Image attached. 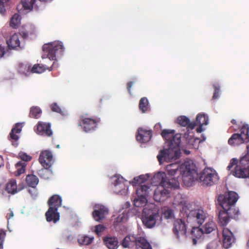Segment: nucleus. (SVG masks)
<instances>
[{
    "instance_id": "obj_43",
    "label": "nucleus",
    "mask_w": 249,
    "mask_h": 249,
    "mask_svg": "<svg viewBox=\"0 0 249 249\" xmlns=\"http://www.w3.org/2000/svg\"><path fill=\"white\" fill-rule=\"evenodd\" d=\"M219 242L214 240L209 243L207 246V249H217L218 247Z\"/></svg>"
},
{
    "instance_id": "obj_63",
    "label": "nucleus",
    "mask_w": 249,
    "mask_h": 249,
    "mask_svg": "<svg viewBox=\"0 0 249 249\" xmlns=\"http://www.w3.org/2000/svg\"><path fill=\"white\" fill-rule=\"evenodd\" d=\"M247 172H248V178H249V167L248 168V170H247Z\"/></svg>"
},
{
    "instance_id": "obj_15",
    "label": "nucleus",
    "mask_w": 249,
    "mask_h": 249,
    "mask_svg": "<svg viewBox=\"0 0 249 249\" xmlns=\"http://www.w3.org/2000/svg\"><path fill=\"white\" fill-rule=\"evenodd\" d=\"M187 231V225L181 219L176 220L174 223L173 232L178 238L179 235H185Z\"/></svg>"
},
{
    "instance_id": "obj_8",
    "label": "nucleus",
    "mask_w": 249,
    "mask_h": 249,
    "mask_svg": "<svg viewBox=\"0 0 249 249\" xmlns=\"http://www.w3.org/2000/svg\"><path fill=\"white\" fill-rule=\"evenodd\" d=\"M159 217V214L156 209H144L142 220L144 226L147 228H152L155 226Z\"/></svg>"
},
{
    "instance_id": "obj_12",
    "label": "nucleus",
    "mask_w": 249,
    "mask_h": 249,
    "mask_svg": "<svg viewBox=\"0 0 249 249\" xmlns=\"http://www.w3.org/2000/svg\"><path fill=\"white\" fill-rule=\"evenodd\" d=\"M170 194V191L164 186V182H160L154 191V199L157 202H163L169 197Z\"/></svg>"
},
{
    "instance_id": "obj_54",
    "label": "nucleus",
    "mask_w": 249,
    "mask_h": 249,
    "mask_svg": "<svg viewBox=\"0 0 249 249\" xmlns=\"http://www.w3.org/2000/svg\"><path fill=\"white\" fill-rule=\"evenodd\" d=\"M188 211H189V208L185 204L184 205H183L182 206L181 211L182 212H184L185 213H187Z\"/></svg>"
},
{
    "instance_id": "obj_45",
    "label": "nucleus",
    "mask_w": 249,
    "mask_h": 249,
    "mask_svg": "<svg viewBox=\"0 0 249 249\" xmlns=\"http://www.w3.org/2000/svg\"><path fill=\"white\" fill-rule=\"evenodd\" d=\"M6 235V232L3 230L0 229V249L3 248V242Z\"/></svg>"
},
{
    "instance_id": "obj_1",
    "label": "nucleus",
    "mask_w": 249,
    "mask_h": 249,
    "mask_svg": "<svg viewBox=\"0 0 249 249\" xmlns=\"http://www.w3.org/2000/svg\"><path fill=\"white\" fill-rule=\"evenodd\" d=\"M180 171L183 174V182L187 187L192 186L196 181H199L203 185L212 186L219 180L215 171L210 168H205L198 174L195 164L191 160L183 163L180 167Z\"/></svg>"
},
{
    "instance_id": "obj_47",
    "label": "nucleus",
    "mask_w": 249,
    "mask_h": 249,
    "mask_svg": "<svg viewBox=\"0 0 249 249\" xmlns=\"http://www.w3.org/2000/svg\"><path fill=\"white\" fill-rule=\"evenodd\" d=\"M105 227L102 225H98L95 227V231L97 234L103 232L105 230Z\"/></svg>"
},
{
    "instance_id": "obj_56",
    "label": "nucleus",
    "mask_w": 249,
    "mask_h": 249,
    "mask_svg": "<svg viewBox=\"0 0 249 249\" xmlns=\"http://www.w3.org/2000/svg\"><path fill=\"white\" fill-rule=\"evenodd\" d=\"M242 158L245 160L248 164H249V155L247 154L245 155L244 156L242 157Z\"/></svg>"
},
{
    "instance_id": "obj_31",
    "label": "nucleus",
    "mask_w": 249,
    "mask_h": 249,
    "mask_svg": "<svg viewBox=\"0 0 249 249\" xmlns=\"http://www.w3.org/2000/svg\"><path fill=\"white\" fill-rule=\"evenodd\" d=\"M31 69V65L28 62H24L18 64V71L21 74L28 76L32 73Z\"/></svg>"
},
{
    "instance_id": "obj_61",
    "label": "nucleus",
    "mask_w": 249,
    "mask_h": 249,
    "mask_svg": "<svg viewBox=\"0 0 249 249\" xmlns=\"http://www.w3.org/2000/svg\"><path fill=\"white\" fill-rule=\"evenodd\" d=\"M22 36H24V37H27L28 36V34L27 33H22Z\"/></svg>"
},
{
    "instance_id": "obj_20",
    "label": "nucleus",
    "mask_w": 249,
    "mask_h": 249,
    "mask_svg": "<svg viewBox=\"0 0 249 249\" xmlns=\"http://www.w3.org/2000/svg\"><path fill=\"white\" fill-rule=\"evenodd\" d=\"M161 135L163 138L166 141V143L167 146H170V143L172 142L173 144L175 143V137L178 135L179 137V143L181 142V134H175V131L174 130L164 129L162 131Z\"/></svg>"
},
{
    "instance_id": "obj_62",
    "label": "nucleus",
    "mask_w": 249,
    "mask_h": 249,
    "mask_svg": "<svg viewBox=\"0 0 249 249\" xmlns=\"http://www.w3.org/2000/svg\"><path fill=\"white\" fill-rule=\"evenodd\" d=\"M39 0L40 1H43V2H49V1H52V0Z\"/></svg>"
},
{
    "instance_id": "obj_19",
    "label": "nucleus",
    "mask_w": 249,
    "mask_h": 249,
    "mask_svg": "<svg viewBox=\"0 0 249 249\" xmlns=\"http://www.w3.org/2000/svg\"><path fill=\"white\" fill-rule=\"evenodd\" d=\"M22 125L20 123H17L12 128L10 133L9 140L11 142L12 145L17 147L18 145V141L19 139V136L18 134H19L22 129Z\"/></svg>"
},
{
    "instance_id": "obj_18",
    "label": "nucleus",
    "mask_w": 249,
    "mask_h": 249,
    "mask_svg": "<svg viewBox=\"0 0 249 249\" xmlns=\"http://www.w3.org/2000/svg\"><path fill=\"white\" fill-rule=\"evenodd\" d=\"M188 217L194 219L199 225H201L206 218V214L201 209H196L191 211Z\"/></svg>"
},
{
    "instance_id": "obj_22",
    "label": "nucleus",
    "mask_w": 249,
    "mask_h": 249,
    "mask_svg": "<svg viewBox=\"0 0 249 249\" xmlns=\"http://www.w3.org/2000/svg\"><path fill=\"white\" fill-rule=\"evenodd\" d=\"M223 246L224 248L228 249L231 246L234 241V237L232 232L228 228L223 230Z\"/></svg>"
},
{
    "instance_id": "obj_55",
    "label": "nucleus",
    "mask_w": 249,
    "mask_h": 249,
    "mask_svg": "<svg viewBox=\"0 0 249 249\" xmlns=\"http://www.w3.org/2000/svg\"><path fill=\"white\" fill-rule=\"evenodd\" d=\"M172 213V212L171 210H167V211H165L164 213L165 216L167 218L170 217Z\"/></svg>"
},
{
    "instance_id": "obj_2",
    "label": "nucleus",
    "mask_w": 249,
    "mask_h": 249,
    "mask_svg": "<svg viewBox=\"0 0 249 249\" xmlns=\"http://www.w3.org/2000/svg\"><path fill=\"white\" fill-rule=\"evenodd\" d=\"M179 136L178 135L175 137V143H171L167 148L160 150L157 155V159L160 164L164 162H169L173 160H176L180 157Z\"/></svg>"
},
{
    "instance_id": "obj_16",
    "label": "nucleus",
    "mask_w": 249,
    "mask_h": 249,
    "mask_svg": "<svg viewBox=\"0 0 249 249\" xmlns=\"http://www.w3.org/2000/svg\"><path fill=\"white\" fill-rule=\"evenodd\" d=\"M19 157L22 161H18L16 164L17 176H19L25 172L26 163L24 161H28L32 159L31 156L23 152L19 154Z\"/></svg>"
},
{
    "instance_id": "obj_17",
    "label": "nucleus",
    "mask_w": 249,
    "mask_h": 249,
    "mask_svg": "<svg viewBox=\"0 0 249 249\" xmlns=\"http://www.w3.org/2000/svg\"><path fill=\"white\" fill-rule=\"evenodd\" d=\"M108 213V209L102 205H96L92 215L93 218L97 221H100L105 218Z\"/></svg>"
},
{
    "instance_id": "obj_23",
    "label": "nucleus",
    "mask_w": 249,
    "mask_h": 249,
    "mask_svg": "<svg viewBox=\"0 0 249 249\" xmlns=\"http://www.w3.org/2000/svg\"><path fill=\"white\" fill-rule=\"evenodd\" d=\"M208 116L204 113H199L197 115L196 121L193 122L195 123L196 126L199 125L196 129L197 133H201L204 130L202 128V126L203 125H207L208 124Z\"/></svg>"
},
{
    "instance_id": "obj_24",
    "label": "nucleus",
    "mask_w": 249,
    "mask_h": 249,
    "mask_svg": "<svg viewBox=\"0 0 249 249\" xmlns=\"http://www.w3.org/2000/svg\"><path fill=\"white\" fill-rule=\"evenodd\" d=\"M138 134L136 136L138 141L142 143H145L149 142L152 135L151 130H147L142 128H139Z\"/></svg>"
},
{
    "instance_id": "obj_44",
    "label": "nucleus",
    "mask_w": 249,
    "mask_h": 249,
    "mask_svg": "<svg viewBox=\"0 0 249 249\" xmlns=\"http://www.w3.org/2000/svg\"><path fill=\"white\" fill-rule=\"evenodd\" d=\"M51 108L53 111L56 112L60 114L62 113V111L61 108L55 103H54L51 105Z\"/></svg>"
},
{
    "instance_id": "obj_37",
    "label": "nucleus",
    "mask_w": 249,
    "mask_h": 249,
    "mask_svg": "<svg viewBox=\"0 0 249 249\" xmlns=\"http://www.w3.org/2000/svg\"><path fill=\"white\" fill-rule=\"evenodd\" d=\"M20 24V18L18 14H14L11 18L10 26L14 29H17Z\"/></svg>"
},
{
    "instance_id": "obj_34",
    "label": "nucleus",
    "mask_w": 249,
    "mask_h": 249,
    "mask_svg": "<svg viewBox=\"0 0 249 249\" xmlns=\"http://www.w3.org/2000/svg\"><path fill=\"white\" fill-rule=\"evenodd\" d=\"M5 190L8 193L13 195L18 192L17 182L15 179H11L7 182Z\"/></svg>"
},
{
    "instance_id": "obj_32",
    "label": "nucleus",
    "mask_w": 249,
    "mask_h": 249,
    "mask_svg": "<svg viewBox=\"0 0 249 249\" xmlns=\"http://www.w3.org/2000/svg\"><path fill=\"white\" fill-rule=\"evenodd\" d=\"M232 174L236 177L239 178H248V168L236 165L234 168Z\"/></svg>"
},
{
    "instance_id": "obj_49",
    "label": "nucleus",
    "mask_w": 249,
    "mask_h": 249,
    "mask_svg": "<svg viewBox=\"0 0 249 249\" xmlns=\"http://www.w3.org/2000/svg\"><path fill=\"white\" fill-rule=\"evenodd\" d=\"M249 164L242 157L241 158L238 165L246 167H248Z\"/></svg>"
},
{
    "instance_id": "obj_10",
    "label": "nucleus",
    "mask_w": 249,
    "mask_h": 249,
    "mask_svg": "<svg viewBox=\"0 0 249 249\" xmlns=\"http://www.w3.org/2000/svg\"><path fill=\"white\" fill-rule=\"evenodd\" d=\"M99 121V118H89L86 117V116L82 115L80 117L78 125L82 127L84 131L89 132L95 129Z\"/></svg>"
},
{
    "instance_id": "obj_39",
    "label": "nucleus",
    "mask_w": 249,
    "mask_h": 249,
    "mask_svg": "<svg viewBox=\"0 0 249 249\" xmlns=\"http://www.w3.org/2000/svg\"><path fill=\"white\" fill-rule=\"evenodd\" d=\"M139 108L142 112H145L148 108V101L146 97L142 98L139 102Z\"/></svg>"
},
{
    "instance_id": "obj_38",
    "label": "nucleus",
    "mask_w": 249,
    "mask_h": 249,
    "mask_svg": "<svg viewBox=\"0 0 249 249\" xmlns=\"http://www.w3.org/2000/svg\"><path fill=\"white\" fill-rule=\"evenodd\" d=\"M93 237H89L87 235H81L78 238V242L81 245H89L90 244L93 240Z\"/></svg>"
},
{
    "instance_id": "obj_13",
    "label": "nucleus",
    "mask_w": 249,
    "mask_h": 249,
    "mask_svg": "<svg viewBox=\"0 0 249 249\" xmlns=\"http://www.w3.org/2000/svg\"><path fill=\"white\" fill-rule=\"evenodd\" d=\"M154 179H158L160 182H164V186L168 188H178L179 187V183L178 180L175 178L167 179L166 174L164 173H159L155 176Z\"/></svg>"
},
{
    "instance_id": "obj_7",
    "label": "nucleus",
    "mask_w": 249,
    "mask_h": 249,
    "mask_svg": "<svg viewBox=\"0 0 249 249\" xmlns=\"http://www.w3.org/2000/svg\"><path fill=\"white\" fill-rule=\"evenodd\" d=\"M53 155L52 153L48 150L42 151L39 156V161L40 164L44 168L39 171V175L44 178H48V175L49 171L47 169L51 166V162L53 160Z\"/></svg>"
},
{
    "instance_id": "obj_57",
    "label": "nucleus",
    "mask_w": 249,
    "mask_h": 249,
    "mask_svg": "<svg viewBox=\"0 0 249 249\" xmlns=\"http://www.w3.org/2000/svg\"><path fill=\"white\" fill-rule=\"evenodd\" d=\"M106 100V99L105 98L100 99V101H99V106H100V105L102 104L103 102L105 101Z\"/></svg>"
},
{
    "instance_id": "obj_30",
    "label": "nucleus",
    "mask_w": 249,
    "mask_h": 249,
    "mask_svg": "<svg viewBox=\"0 0 249 249\" xmlns=\"http://www.w3.org/2000/svg\"><path fill=\"white\" fill-rule=\"evenodd\" d=\"M48 204L49 207H52L58 210V209L62 205V198L60 196L54 195L49 198Z\"/></svg>"
},
{
    "instance_id": "obj_33",
    "label": "nucleus",
    "mask_w": 249,
    "mask_h": 249,
    "mask_svg": "<svg viewBox=\"0 0 249 249\" xmlns=\"http://www.w3.org/2000/svg\"><path fill=\"white\" fill-rule=\"evenodd\" d=\"M104 242L109 249H116L118 247V239L115 237H104Z\"/></svg>"
},
{
    "instance_id": "obj_59",
    "label": "nucleus",
    "mask_w": 249,
    "mask_h": 249,
    "mask_svg": "<svg viewBox=\"0 0 249 249\" xmlns=\"http://www.w3.org/2000/svg\"><path fill=\"white\" fill-rule=\"evenodd\" d=\"M231 123L232 124H236V120H234V119H232V120H231Z\"/></svg>"
},
{
    "instance_id": "obj_64",
    "label": "nucleus",
    "mask_w": 249,
    "mask_h": 249,
    "mask_svg": "<svg viewBox=\"0 0 249 249\" xmlns=\"http://www.w3.org/2000/svg\"><path fill=\"white\" fill-rule=\"evenodd\" d=\"M193 242H194V244H196V241L195 239H193Z\"/></svg>"
},
{
    "instance_id": "obj_50",
    "label": "nucleus",
    "mask_w": 249,
    "mask_h": 249,
    "mask_svg": "<svg viewBox=\"0 0 249 249\" xmlns=\"http://www.w3.org/2000/svg\"><path fill=\"white\" fill-rule=\"evenodd\" d=\"M134 205L137 207H141L143 206L139 201V200H138V199L136 198H135L134 200Z\"/></svg>"
},
{
    "instance_id": "obj_51",
    "label": "nucleus",
    "mask_w": 249,
    "mask_h": 249,
    "mask_svg": "<svg viewBox=\"0 0 249 249\" xmlns=\"http://www.w3.org/2000/svg\"><path fill=\"white\" fill-rule=\"evenodd\" d=\"M133 82H129L128 83H127V86H126V88H127V89L128 90V92H129V93L130 94H131V88L133 85Z\"/></svg>"
},
{
    "instance_id": "obj_41",
    "label": "nucleus",
    "mask_w": 249,
    "mask_h": 249,
    "mask_svg": "<svg viewBox=\"0 0 249 249\" xmlns=\"http://www.w3.org/2000/svg\"><path fill=\"white\" fill-rule=\"evenodd\" d=\"M115 180L114 181L113 184L115 187L119 186V188L121 190H123L125 189V185L124 184V180L123 177H116Z\"/></svg>"
},
{
    "instance_id": "obj_60",
    "label": "nucleus",
    "mask_w": 249,
    "mask_h": 249,
    "mask_svg": "<svg viewBox=\"0 0 249 249\" xmlns=\"http://www.w3.org/2000/svg\"><path fill=\"white\" fill-rule=\"evenodd\" d=\"M9 1V0H0V2L4 4L5 2H7Z\"/></svg>"
},
{
    "instance_id": "obj_25",
    "label": "nucleus",
    "mask_w": 249,
    "mask_h": 249,
    "mask_svg": "<svg viewBox=\"0 0 249 249\" xmlns=\"http://www.w3.org/2000/svg\"><path fill=\"white\" fill-rule=\"evenodd\" d=\"M56 209L49 207L45 213L46 220L48 222L53 221L54 223H56L60 218V214Z\"/></svg>"
},
{
    "instance_id": "obj_52",
    "label": "nucleus",
    "mask_w": 249,
    "mask_h": 249,
    "mask_svg": "<svg viewBox=\"0 0 249 249\" xmlns=\"http://www.w3.org/2000/svg\"><path fill=\"white\" fill-rule=\"evenodd\" d=\"M9 212L8 213L6 214V218L8 220H9L10 218L13 217L14 216V213L11 210H9Z\"/></svg>"
},
{
    "instance_id": "obj_36",
    "label": "nucleus",
    "mask_w": 249,
    "mask_h": 249,
    "mask_svg": "<svg viewBox=\"0 0 249 249\" xmlns=\"http://www.w3.org/2000/svg\"><path fill=\"white\" fill-rule=\"evenodd\" d=\"M42 111L38 107H32L30 108L29 116L35 119L39 118L41 114Z\"/></svg>"
},
{
    "instance_id": "obj_58",
    "label": "nucleus",
    "mask_w": 249,
    "mask_h": 249,
    "mask_svg": "<svg viewBox=\"0 0 249 249\" xmlns=\"http://www.w3.org/2000/svg\"><path fill=\"white\" fill-rule=\"evenodd\" d=\"M3 165V158L2 156L0 155V167Z\"/></svg>"
},
{
    "instance_id": "obj_48",
    "label": "nucleus",
    "mask_w": 249,
    "mask_h": 249,
    "mask_svg": "<svg viewBox=\"0 0 249 249\" xmlns=\"http://www.w3.org/2000/svg\"><path fill=\"white\" fill-rule=\"evenodd\" d=\"M136 198L139 200L142 205H144L146 203L147 199L145 196H137Z\"/></svg>"
},
{
    "instance_id": "obj_3",
    "label": "nucleus",
    "mask_w": 249,
    "mask_h": 249,
    "mask_svg": "<svg viewBox=\"0 0 249 249\" xmlns=\"http://www.w3.org/2000/svg\"><path fill=\"white\" fill-rule=\"evenodd\" d=\"M121 245L124 248H131L135 246L136 249H152L144 237L134 235L125 236L122 241Z\"/></svg>"
},
{
    "instance_id": "obj_27",
    "label": "nucleus",
    "mask_w": 249,
    "mask_h": 249,
    "mask_svg": "<svg viewBox=\"0 0 249 249\" xmlns=\"http://www.w3.org/2000/svg\"><path fill=\"white\" fill-rule=\"evenodd\" d=\"M6 42L8 47L10 49H18V48H21L18 35L16 33L12 35Z\"/></svg>"
},
{
    "instance_id": "obj_6",
    "label": "nucleus",
    "mask_w": 249,
    "mask_h": 249,
    "mask_svg": "<svg viewBox=\"0 0 249 249\" xmlns=\"http://www.w3.org/2000/svg\"><path fill=\"white\" fill-rule=\"evenodd\" d=\"M249 141V126L244 124L240 129V133H234L229 138L228 144L231 146L239 145Z\"/></svg>"
},
{
    "instance_id": "obj_28",
    "label": "nucleus",
    "mask_w": 249,
    "mask_h": 249,
    "mask_svg": "<svg viewBox=\"0 0 249 249\" xmlns=\"http://www.w3.org/2000/svg\"><path fill=\"white\" fill-rule=\"evenodd\" d=\"M183 164L181 165H179L177 163L170 164L166 166V171L170 176H174L178 172H179V174L181 175L182 179H183V174L180 171V167Z\"/></svg>"
},
{
    "instance_id": "obj_40",
    "label": "nucleus",
    "mask_w": 249,
    "mask_h": 249,
    "mask_svg": "<svg viewBox=\"0 0 249 249\" xmlns=\"http://www.w3.org/2000/svg\"><path fill=\"white\" fill-rule=\"evenodd\" d=\"M36 0H21L22 7L25 10H32Z\"/></svg>"
},
{
    "instance_id": "obj_35",
    "label": "nucleus",
    "mask_w": 249,
    "mask_h": 249,
    "mask_svg": "<svg viewBox=\"0 0 249 249\" xmlns=\"http://www.w3.org/2000/svg\"><path fill=\"white\" fill-rule=\"evenodd\" d=\"M27 185L32 188H35L38 183V178L34 175H28L26 177Z\"/></svg>"
},
{
    "instance_id": "obj_5",
    "label": "nucleus",
    "mask_w": 249,
    "mask_h": 249,
    "mask_svg": "<svg viewBox=\"0 0 249 249\" xmlns=\"http://www.w3.org/2000/svg\"><path fill=\"white\" fill-rule=\"evenodd\" d=\"M42 58H48L51 60H56V57L61 55L64 50L62 43L59 41L45 44L42 47Z\"/></svg>"
},
{
    "instance_id": "obj_29",
    "label": "nucleus",
    "mask_w": 249,
    "mask_h": 249,
    "mask_svg": "<svg viewBox=\"0 0 249 249\" xmlns=\"http://www.w3.org/2000/svg\"><path fill=\"white\" fill-rule=\"evenodd\" d=\"M177 123L181 126L186 127L187 128L193 129L196 124L193 122H191L190 119L185 116H180L177 118Z\"/></svg>"
},
{
    "instance_id": "obj_46",
    "label": "nucleus",
    "mask_w": 249,
    "mask_h": 249,
    "mask_svg": "<svg viewBox=\"0 0 249 249\" xmlns=\"http://www.w3.org/2000/svg\"><path fill=\"white\" fill-rule=\"evenodd\" d=\"M213 87L214 90L213 96V99L214 100L217 99L219 96L220 88L218 86L216 85H214Z\"/></svg>"
},
{
    "instance_id": "obj_53",
    "label": "nucleus",
    "mask_w": 249,
    "mask_h": 249,
    "mask_svg": "<svg viewBox=\"0 0 249 249\" xmlns=\"http://www.w3.org/2000/svg\"><path fill=\"white\" fill-rule=\"evenodd\" d=\"M5 53V49L3 47L0 45V57H2Z\"/></svg>"
},
{
    "instance_id": "obj_21",
    "label": "nucleus",
    "mask_w": 249,
    "mask_h": 249,
    "mask_svg": "<svg viewBox=\"0 0 249 249\" xmlns=\"http://www.w3.org/2000/svg\"><path fill=\"white\" fill-rule=\"evenodd\" d=\"M36 131L37 133L40 135L51 137L53 135L50 123L39 122L37 125Z\"/></svg>"
},
{
    "instance_id": "obj_14",
    "label": "nucleus",
    "mask_w": 249,
    "mask_h": 249,
    "mask_svg": "<svg viewBox=\"0 0 249 249\" xmlns=\"http://www.w3.org/2000/svg\"><path fill=\"white\" fill-rule=\"evenodd\" d=\"M240 213H235L230 209H223L218 213V219L222 226H226L229 222L230 218L236 219Z\"/></svg>"
},
{
    "instance_id": "obj_4",
    "label": "nucleus",
    "mask_w": 249,
    "mask_h": 249,
    "mask_svg": "<svg viewBox=\"0 0 249 249\" xmlns=\"http://www.w3.org/2000/svg\"><path fill=\"white\" fill-rule=\"evenodd\" d=\"M238 194L233 191H229L219 195L217 201L222 209H230L235 213H240L235 204L238 199Z\"/></svg>"
},
{
    "instance_id": "obj_42",
    "label": "nucleus",
    "mask_w": 249,
    "mask_h": 249,
    "mask_svg": "<svg viewBox=\"0 0 249 249\" xmlns=\"http://www.w3.org/2000/svg\"><path fill=\"white\" fill-rule=\"evenodd\" d=\"M236 165H238V160L235 158L232 159L231 161L229 164V165L227 166V169L229 171H233L232 170V168L233 166L236 167Z\"/></svg>"
},
{
    "instance_id": "obj_26",
    "label": "nucleus",
    "mask_w": 249,
    "mask_h": 249,
    "mask_svg": "<svg viewBox=\"0 0 249 249\" xmlns=\"http://www.w3.org/2000/svg\"><path fill=\"white\" fill-rule=\"evenodd\" d=\"M58 64L54 61L51 67L44 66L39 64H35L31 69L32 73H40L44 72L46 70L52 71L53 68H56Z\"/></svg>"
},
{
    "instance_id": "obj_9",
    "label": "nucleus",
    "mask_w": 249,
    "mask_h": 249,
    "mask_svg": "<svg viewBox=\"0 0 249 249\" xmlns=\"http://www.w3.org/2000/svg\"><path fill=\"white\" fill-rule=\"evenodd\" d=\"M146 180V178L144 175H140L139 177H135L133 180L130 183L133 186H136L139 185L136 189V194L137 196H147L149 193L150 187L146 185H142Z\"/></svg>"
},
{
    "instance_id": "obj_11",
    "label": "nucleus",
    "mask_w": 249,
    "mask_h": 249,
    "mask_svg": "<svg viewBox=\"0 0 249 249\" xmlns=\"http://www.w3.org/2000/svg\"><path fill=\"white\" fill-rule=\"evenodd\" d=\"M217 229L215 223L212 220L207 222L202 228L193 227L191 230L192 234L196 238L201 237L203 233H210Z\"/></svg>"
}]
</instances>
